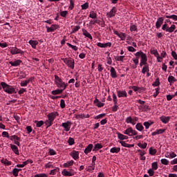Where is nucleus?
Listing matches in <instances>:
<instances>
[{
	"label": "nucleus",
	"instance_id": "f257e3e1",
	"mask_svg": "<svg viewBox=\"0 0 177 177\" xmlns=\"http://www.w3.org/2000/svg\"><path fill=\"white\" fill-rule=\"evenodd\" d=\"M165 24H164L162 26V30L163 31H166V32L172 33L175 30H176V26L172 24V22L169 19L165 20Z\"/></svg>",
	"mask_w": 177,
	"mask_h": 177
},
{
	"label": "nucleus",
	"instance_id": "f03ea898",
	"mask_svg": "<svg viewBox=\"0 0 177 177\" xmlns=\"http://www.w3.org/2000/svg\"><path fill=\"white\" fill-rule=\"evenodd\" d=\"M57 116H59V113L56 111L48 114V120H46V122H44L47 128H49V127H52V125L53 124V121H55V119Z\"/></svg>",
	"mask_w": 177,
	"mask_h": 177
},
{
	"label": "nucleus",
	"instance_id": "7ed1b4c3",
	"mask_svg": "<svg viewBox=\"0 0 177 177\" xmlns=\"http://www.w3.org/2000/svg\"><path fill=\"white\" fill-rule=\"evenodd\" d=\"M1 85L4 92H6V93H8L9 95H12L13 93H17V91L13 87V86H10L3 82H1Z\"/></svg>",
	"mask_w": 177,
	"mask_h": 177
},
{
	"label": "nucleus",
	"instance_id": "20e7f679",
	"mask_svg": "<svg viewBox=\"0 0 177 177\" xmlns=\"http://www.w3.org/2000/svg\"><path fill=\"white\" fill-rule=\"evenodd\" d=\"M55 80L54 82L55 85H57V88H63V89H66L67 86H68V84L63 82L62 78H60L57 75H55Z\"/></svg>",
	"mask_w": 177,
	"mask_h": 177
},
{
	"label": "nucleus",
	"instance_id": "39448f33",
	"mask_svg": "<svg viewBox=\"0 0 177 177\" xmlns=\"http://www.w3.org/2000/svg\"><path fill=\"white\" fill-rule=\"evenodd\" d=\"M135 56L136 57H141L140 62V66L142 67V66H145V64H147V55L143 51H138L135 53Z\"/></svg>",
	"mask_w": 177,
	"mask_h": 177
},
{
	"label": "nucleus",
	"instance_id": "423d86ee",
	"mask_svg": "<svg viewBox=\"0 0 177 177\" xmlns=\"http://www.w3.org/2000/svg\"><path fill=\"white\" fill-rule=\"evenodd\" d=\"M62 60H63L64 63H65V64H66L69 68H71L72 70L74 69V64H75V62L73 58H62Z\"/></svg>",
	"mask_w": 177,
	"mask_h": 177
},
{
	"label": "nucleus",
	"instance_id": "0eeeda50",
	"mask_svg": "<svg viewBox=\"0 0 177 177\" xmlns=\"http://www.w3.org/2000/svg\"><path fill=\"white\" fill-rule=\"evenodd\" d=\"M124 135H127L128 136H135L138 135V131L132 129V127H129L123 131Z\"/></svg>",
	"mask_w": 177,
	"mask_h": 177
},
{
	"label": "nucleus",
	"instance_id": "6e6552de",
	"mask_svg": "<svg viewBox=\"0 0 177 177\" xmlns=\"http://www.w3.org/2000/svg\"><path fill=\"white\" fill-rule=\"evenodd\" d=\"M11 55H23L24 51L21 50L20 48H17V47H12L10 50Z\"/></svg>",
	"mask_w": 177,
	"mask_h": 177
},
{
	"label": "nucleus",
	"instance_id": "1a4fd4ad",
	"mask_svg": "<svg viewBox=\"0 0 177 177\" xmlns=\"http://www.w3.org/2000/svg\"><path fill=\"white\" fill-rule=\"evenodd\" d=\"M71 125L72 123L70 121H66V122H63L62 124V127H64V131H65V132H68V131H70L71 129Z\"/></svg>",
	"mask_w": 177,
	"mask_h": 177
},
{
	"label": "nucleus",
	"instance_id": "9d476101",
	"mask_svg": "<svg viewBox=\"0 0 177 177\" xmlns=\"http://www.w3.org/2000/svg\"><path fill=\"white\" fill-rule=\"evenodd\" d=\"M138 118L137 117L132 118V117L129 116L126 119L127 124H131V125H136V122H138Z\"/></svg>",
	"mask_w": 177,
	"mask_h": 177
},
{
	"label": "nucleus",
	"instance_id": "9b49d317",
	"mask_svg": "<svg viewBox=\"0 0 177 177\" xmlns=\"http://www.w3.org/2000/svg\"><path fill=\"white\" fill-rule=\"evenodd\" d=\"M10 140L13 141L15 145H17V146L20 147V138H19L17 136H11L10 137Z\"/></svg>",
	"mask_w": 177,
	"mask_h": 177
},
{
	"label": "nucleus",
	"instance_id": "f8f14e48",
	"mask_svg": "<svg viewBox=\"0 0 177 177\" xmlns=\"http://www.w3.org/2000/svg\"><path fill=\"white\" fill-rule=\"evenodd\" d=\"M21 63V59H15L14 61L9 62V64H11L12 67H19Z\"/></svg>",
	"mask_w": 177,
	"mask_h": 177
},
{
	"label": "nucleus",
	"instance_id": "ddd939ff",
	"mask_svg": "<svg viewBox=\"0 0 177 177\" xmlns=\"http://www.w3.org/2000/svg\"><path fill=\"white\" fill-rule=\"evenodd\" d=\"M46 28L47 30V32H53V31H55V30H57V28H59V25L53 24L50 27L46 26Z\"/></svg>",
	"mask_w": 177,
	"mask_h": 177
},
{
	"label": "nucleus",
	"instance_id": "4468645a",
	"mask_svg": "<svg viewBox=\"0 0 177 177\" xmlns=\"http://www.w3.org/2000/svg\"><path fill=\"white\" fill-rule=\"evenodd\" d=\"M116 13H117V8L115 7H113L112 9L110 10V12L106 13V16L107 17H109V18L114 17Z\"/></svg>",
	"mask_w": 177,
	"mask_h": 177
},
{
	"label": "nucleus",
	"instance_id": "2eb2a0df",
	"mask_svg": "<svg viewBox=\"0 0 177 177\" xmlns=\"http://www.w3.org/2000/svg\"><path fill=\"white\" fill-rule=\"evenodd\" d=\"M160 120L162 122V124H168V122H169L171 120V117L162 115L160 117Z\"/></svg>",
	"mask_w": 177,
	"mask_h": 177
},
{
	"label": "nucleus",
	"instance_id": "dca6fc26",
	"mask_svg": "<svg viewBox=\"0 0 177 177\" xmlns=\"http://www.w3.org/2000/svg\"><path fill=\"white\" fill-rule=\"evenodd\" d=\"M10 147L11 150L15 153V154H17V156H19L20 154V153L19 152V148L17 147V146L13 144H10Z\"/></svg>",
	"mask_w": 177,
	"mask_h": 177
},
{
	"label": "nucleus",
	"instance_id": "f3484780",
	"mask_svg": "<svg viewBox=\"0 0 177 177\" xmlns=\"http://www.w3.org/2000/svg\"><path fill=\"white\" fill-rule=\"evenodd\" d=\"M29 162H30V164H32V160L28 159V160H27L26 161L23 162L22 164L17 165V167L18 168H24V167H26V165H27L28 164H29Z\"/></svg>",
	"mask_w": 177,
	"mask_h": 177
},
{
	"label": "nucleus",
	"instance_id": "a211bd4d",
	"mask_svg": "<svg viewBox=\"0 0 177 177\" xmlns=\"http://www.w3.org/2000/svg\"><path fill=\"white\" fill-rule=\"evenodd\" d=\"M117 95L118 97H127L128 96L126 91H118Z\"/></svg>",
	"mask_w": 177,
	"mask_h": 177
},
{
	"label": "nucleus",
	"instance_id": "6ab92c4d",
	"mask_svg": "<svg viewBox=\"0 0 177 177\" xmlns=\"http://www.w3.org/2000/svg\"><path fill=\"white\" fill-rule=\"evenodd\" d=\"M70 156L73 158V160H78L80 158V153L77 151H73Z\"/></svg>",
	"mask_w": 177,
	"mask_h": 177
},
{
	"label": "nucleus",
	"instance_id": "aec40b11",
	"mask_svg": "<svg viewBox=\"0 0 177 177\" xmlns=\"http://www.w3.org/2000/svg\"><path fill=\"white\" fill-rule=\"evenodd\" d=\"M164 23V18L162 17H159L157 19V21L156 23V28H160V27H161V26H162V24Z\"/></svg>",
	"mask_w": 177,
	"mask_h": 177
},
{
	"label": "nucleus",
	"instance_id": "412c9836",
	"mask_svg": "<svg viewBox=\"0 0 177 177\" xmlns=\"http://www.w3.org/2000/svg\"><path fill=\"white\" fill-rule=\"evenodd\" d=\"M82 31L84 37H86V38H88L89 39H93L92 35H91V33H89L88 31L86 30V29L83 28L82 29Z\"/></svg>",
	"mask_w": 177,
	"mask_h": 177
},
{
	"label": "nucleus",
	"instance_id": "4be33fe9",
	"mask_svg": "<svg viewBox=\"0 0 177 177\" xmlns=\"http://www.w3.org/2000/svg\"><path fill=\"white\" fill-rule=\"evenodd\" d=\"M28 44H30L32 49H37V45H38L39 42L37 40H30Z\"/></svg>",
	"mask_w": 177,
	"mask_h": 177
},
{
	"label": "nucleus",
	"instance_id": "5701e85b",
	"mask_svg": "<svg viewBox=\"0 0 177 177\" xmlns=\"http://www.w3.org/2000/svg\"><path fill=\"white\" fill-rule=\"evenodd\" d=\"M110 73L112 78H117V71L114 67L111 66Z\"/></svg>",
	"mask_w": 177,
	"mask_h": 177
},
{
	"label": "nucleus",
	"instance_id": "b1692460",
	"mask_svg": "<svg viewBox=\"0 0 177 177\" xmlns=\"http://www.w3.org/2000/svg\"><path fill=\"white\" fill-rule=\"evenodd\" d=\"M30 81H32V77H30L26 80L21 81L20 83V86H27L28 85V84H30Z\"/></svg>",
	"mask_w": 177,
	"mask_h": 177
},
{
	"label": "nucleus",
	"instance_id": "393cba45",
	"mask_svg": "<svg viewBox=\"0 0 177 177\" xmlns=\"http://www.w3.org/2000/svg\"><path fill=\"white\" fill-rule=\"evenodd\" d=\"M74 164V160H69L65 163L63 164V167L64 168H70V167H73Z\"/></svg>",
	"mask_w": 177,
	"mask_h": 177
},
{
	"label": "nucleus",
	"instance_id": "a878e982",
	"mask_svg": "<svg viewBox=\"0 0 177 177\" xmlns=\"http://www.w3.org/2000/svg\"><path fill=\"white\" fill-rule=\"evenodd\" d=\"M93 103L97 106V107H103L104 106V103L100 102L97 98L95 99Z\"/></svg>",
	"mask_w": 177,
	"mask_h": 177
},
{
	"label": "nucleus",
	"instance_id": "bb28decb",
	"mask_svg": "<svg viewBox=\"0 0 177 177\" xmlns=\"http://www.w3.org/2000/svg\"><path fill=\"white\" fill-rule=\"evenodd\" d=\"M92 149H93V145L89 144L87 147L84 149V153L88 154V153H91L92 151Z\"/></svg>",
	"mask_w": 177,
	"mask_h": 177
},
{
	"label": "nucleus",
	"instance_id": "cd10ccee",
	"mask_svg": "<svg viewBox=\"0 0 177 177\" xmlns=\"http://www.w3.org/2000/svg\"><path fill=\"white\" fill-rule=\"evenodd\" d=\"M142 74H146V73H150V68H149V64H145L142 69Z\"/></svg>",
	"mask_w": 177,
	"mask_h": 177
},
{
	"label": "nucleus",
	"instance_id": "c85d7f7f",
	"mask_svg": "<svg viewBox=\"0 0 177 177\" xmlns=\"http://www.w3.org/2000/svg\"><path fill=\"white\" fill-rule=\"evenodd\" d=\"M118 135V138L120 139V140L122 141V140H127V139H128V136H125L121 133H117Z\"/></svg>",
	"mask_w": 177,
	"mask_h": 177
},
{
	"label": "nucleus",
	"instance_id": "c756f323",
	"mask_svg": "<svg viewBox=\"0 0 177 177\" xmlns=\"http://www.w3.org/2000/svg\"><path fill=\"white\" fill-rule=\"evenodd\" d=\"M62 174L64 176H73V174L71 171H67L66 169H63Z\"/></svg>",
	"mask_w": 177,
	"mask_h": 177
},
{
	"label": "nucleus",
	"instance_id": "7c9ffc66",
	"mask_svg": "<svg viewBox=\"0 0 177 177\" xmlns=\"http://www.w3.org/2000/svg\"><path fill=\"white\" fill-rule=\"evenodd\" d=\"M100 149H103V145L100 143H97L94 145V148L93 149V151H97Z\"/></svg>",
	"mask_w": 177,
	"mask_h": 177
},
{
	"label": "nucleus",
	"instance_id": "2f4dec72",
	"mask_svg": "<svg viewBox=\"0 0 177 177\" xmlns=\"http://www.w3.org/2000/svg\"><path fill=\"white\" fill-rule=\"evenodd\" d=\"M119 151H121V148L117 147H114L110 149V153H115L116 154H118Z\"/></svg>",
	"mask_w": 177,
	"mask_h": 177
},
{
	"label": "nucleus",
	"instance_id": "473e14b6",
	"mask_svg": "<svg viewBox=\"0 0 177 177\" xmlns=\"http://www.w3.org/2000/svg\"><path fill=\"white\" fill-rule=\"evenodd\" d=\"M95 165H93V163H91V165L88 166L86 168V170L87 171V172H92L93 171H95Z\"/></svg>",
	"mask_w": 177,
	"mask_h": 177
},
{
	"label": "nucleus",
	"instance_id": "72a5a7b5",
	"mask_svg": "<svg viewBox=\"0 0 177 177\" xmlns=\"http://www.w3.org/2000/svg\"><path fill=\"white\" fill-rule=\"evenodd\" d=\"M136 129H137V131H139V132H142V131L145 129V127H143V125L142 124V123H138L136 125Z\"/></svg>",
	"mask_w": 177,
	"mask_h": 177
},
{
	"label": "nucleus",
	"instance_id": "f704fd0d",
	"mask_svg": "<svg viewBox=\"0 0 177 177\" xmlns=\"http://www.w3.org/2000/svg\"><path fill=\"white\" fill-rule=\"evenodd\" d=\"M63 91L64 89H57V90H53L51 91L52 95H60V93H63Z\"/></svg>",
	"mask_w": 177,
	"mask_h": 177
},
{
	"label": "nucleus",
	"instance_id": "c9c22d12",
	"mask_svg": "<svg viewBox=\"0 0 177 177\" xmlns=\"http://www.w3.org/2000/svg\"><path fill=\"white\" fill-rule=\"evenodd\" d=\"M1 162L2 164H4V165H7L8 167H9V165H12V162L8 160V159H2L1 160Z\"/></svg>",
	"mask_w": 177,
	"mask_h": 177
},
{
	"label": "nucleus",
	"instance_id": "e433bc0d",
	"mask_svg": "<svg viewBox=\"0 0 177 177\" xmlns=\"http://www.w3.org/2000/svg\"><path fill=\"white\" fill-rule=\"evenodd\" d=\"M168 82H169L170 85H171V84H174V82H176L175 77L169 75L168 77Z\"/></svg>",
	"mask_w": 177,
	"mask_h": 177
},
{
	"label": "nucleus",
	"instance_id": "4c0bfd02",
	"mask_svg": "<svg viewBox=\"0 0 177 177\" xmlns=\"http://www.w3.org/2000/svg\"><path fill=\"white\" fill-rule=\"evenodd\" d=\"M89 17H91V19H97V15L95 11L90 12Z\"/></svg>",
	"mask_w": 177,
	"mask_h": 177
},
{
	"label": "nucleus",
	"instance_id": "58836bf2",
	"mask_svg": "<svg viewBox=\"0 0 177 177\" xmlns=\"http://www.w3.org/2000/svg\"><path fill=\"white\" fill-rule=\"evenodd\" d=\"M166 19H171L174 21H177V15H166Z\"/></svg>",
	"mask_w": 177,
	"mask_h": 177
},
{
	"label": "nucleus",
	"instance_id": "ea45409f",
	"mask_svg": "<svg viewBox=\"0 0 177 177\" xmlns=\"http://www.w3.org/2000/svg\"><path fill=\"white\" fill-rule=\"evenodd\" d=\"M70 4L68 6V10H73L74 9V6H75V2L73 0H69Z\"/></svg>",
	"mask_w": 177,
	"mask_h": 177
},
{
	"label": "nucleus",
	"instance_id": "a19ab883",
	"mask_svg": "<svg viewBox=\"0 0 177 177\" xmlns=\"http://www.w3.org/2000/svg\"><path fill=\"white\" fill-rule=\"evenodd\" d=\"M20 171H21V169H13L12 174L14 175V176H19V172H20Z\"/></svg>",
	"mask_w": 177,
	"mask_h": 177
},
{
	"label": "nucleus",
	"instance_id": "79ce46f5",
	"mask_svg": "<svg viewBox=\"0 0 177 177\" xmlns=\"http://www.w3.org/2000/svg\"><path fill=\"white\" fill-rule=\"evenodd\" d=\"M35 124H36V127L37 128H41V126L44 125V121H42V120H40V121L35 120Z\"/></svg>",
	"mask_w": 177,
	"mask_h": 177
},
{
	"label": "nucleus",
	"instance_id": "37998d69",
	"mask_svg": "<svg viewBox=\"0 0 177 177\" xmlns=\"http://www.w3.org/2000/svg\"><path fill=\"white\" fill-rule=\"evenodd\" d=\"M118 37L120 38L121 41H125V38H127V35L124 32L119 33Z\"/></svg>",
	"mask_w": 177,
	"mask_h": 177
},
{
	"label": "nucleus",
	"instance_id": "c03bdc74",
	"mask_svg": "<svg viewBox=\"0 0 177 177\" xmlns=\"http://www.w3.org/2000/svg\"><path fill=\"white\" fill-rule=\"evenodd\" d=\"M124 57H125V56H124V55L116 56V57H115V59L116 60V62H124Z\"/></svg>",
	"mask_w": 177,
	"mask_h": 177
},
{
	"label": "nucleus",
	"instance_id": "a18cd8bd",
	"mask_svg": "<svg viewBox=\"0 0 177 177\" xmlns=\"http://www.w3.org/2000/svg\"><path fill=\"white\" fill-rule=\"evenodd\" d=\"M82 10H86V9H88V8H89V3L86 2L84 3V4H82L81 6Z\"/></svg>",
	"mask_w": 177,
	"mask_h": 177
},
{
	"label": "nucleus",
	"instance_id": "49530a36",
	"mask_svg": "<svg viewBox=\"0 0 177 177\" xmlns=\"http://www.w3.org/2000/svg\"><path fill=\"white\" fill-rule=\"evenodd\" d=\"M156 153H157V149H153V147L149 148V154H151V156H155Z\"/></svg>",
	"mask_w": 177,
	"mask_h": 177
},
{
	"label": "nucleus",
	"instance_id": "de8ad7c7",
	"mask_svg": "<svg viewBox=\"0 0 177 177\" xmlns=\"http://www.w3.org/2000/svg\"><path fill=\"white\" fill-rule=\"evenodd\" d=\"M138 147H140V149H146V147H147V143L144 142L143 144H142L141 142H139L138 144Z\"/></svg>",
	"mask_w": 177,
	"mask_h": 177
},
{
	"label": "nucleus",
	"instance_id": "09e8293b",
	"mask_svg": "<svg viewBox=\"0 0 177 177\" xmlns=\"http://www.w3.org/2000/svg\"><path fill=\"white\" fill-rule=\"evenodd\" d=\"M130 31L132 32L133 31H138V26L135 24H131L130 26Z\"/></svg>",
	"mask_w": 177,
	"mask_h": 177
},
{
	"label": "nucleus",
	"instance_id": "8fccbe9b",
	"mask_svg": "<svg viewBox=\"0 0 177 177\" xmlns=\"http://www.w3.org/2000/svg\"><path fill=\"white\" fill-rule=\"evenodd\" d=\"M160 162L161 164H163V165H168L169 164V160H168V159H161L160 160Z\"/></svg>",
	"mask_w": 177,
	"mask_h": 177
},
{
	"label": "nucleus",
	"instance_id": "3c124183",
	"mask_svg": "<svg viewBox=\"0 0 177 177\" xmlns=\"http://www.w3.org/2000/svg\"><path fill=\"white\" fill-rule=\"evenodd\" d=\"M151 168L152 169H154V171L158 169V165L157 164V162H152Z\"/></svg>",
	"mask_w": 177,
	"mask_h": 177
},
{
	"label": "nucleus",
	"instance_id": "603ef678",
	"mask_svg": "<svg viewBox=\"0 0 177 177\" xmlns=\"http://www.w3.org/2000/svg\"><path fill=\"white\" fill-rule=\"evenodd\" d=\"M151 125H153V122H151V123L149 122H144V127H145V129H149Z\"/></svg>",
	"mask_w": 177,
	"mask_h": 177
},
{
	"label": "nucleus",
	"instance_id": "864d4df0",
	"mask_svg": "<svg viewBox=\"0 0 177 177\" xmlns=\"http://www.w3.org/2000/svg\"><path fill=\"white\" fill-rule=\"evenodd\" d=\"M66 45H68L69 48H71L73 50H78V47H77V46L72 45L70 43H67Z\"/></svg>",
	"mask_w": 177,
	"mask_h": 177
},
{
	"label": "nucleus",
	"instance_id": "5fc2aeb1",
	"mask_svg": "<svg viewBox=\"0 0 177 177\" xmlns=\"http://www.w3.org/2000/svg\"><path fill=\"white\" fill-rule=\"evenodd\" d=\"M112 97L114 104H118V99H117V95L115 93H113Z\"/></svg>",
	"mask_w": 177,
	"mask_h": 177
},
{
	"label": "nucleus",
	"instance_id": "6e6d98bb",
	"mask_svg": "<svg viewBox=\"0 0 177 177\" xmlns=\"http://www.w3.org/2000/svg\"><path fill=\"white\" fill-rule=\"evenodd\" d=\"M150 52H151V55H154V56H156H156H158V55H159L158 51H157L156 49L151 48Z\"/></svg>",
	"mask_w": 177,
	"mask_h": 177
},
{
	"label": "nucleus",
	"instance_id": "4d7b16f0",
	"mask_svg": "<svg viewBox=\"0 0 177 177\" xmlns=\"http://www.w3.org/2000/svg\"><path fill=\"white\" fill-rule=\"evenodd\" d=\"M67 15H68V11L67 10L62 11L60 12V16H62V17H66Z\"/></svg>",
	"mask_w": 177,
	"mask_h": 177
},
{
	"label": "nucleus",
	"instance_id": "13d9d810",
	"mask_svg": "<svg viewBox=\"0 0 177 177\" xmlns=\"http://www.w3.org/2000/svg\"><path fill=\"white\" fill-rule=\"evenodd\" d=\"M106 115V113H101L100 115H97V116L94 117L95 120H99L100 118H103V117H104Z\"/></svg>",
	"mask_w": 177,
	"mask_h": 177
},
{
	"label": "nucleus",
	"instance_id": "bf43d9fd",
	"mask_svg": "<svg viewBox=\"0 0 177 177\" xmlns=\"http://www.w3.org/2000/svg\"><path fill=\"white\" fill-rule=\"evenodd\" d=\"M81 28L80 27V26H75L71 32V34H74L75 32H77V31H78V30H80Z\"/></svg>",
	"mask_w": 177,
	"mask_h": 177
},
{
	"label": "nucleus",
	"instance_id": "052dcab7",
	"mask_svg": "<svg viewBox=\"0 0 177 177\" xmlns=\"http://www.w3.org/2000/svg\"><path fill=\"white\" fill-rule=\"evenodd\" d=\"M68 143L70 146H73V145H74L75 142H74V138H69L68 140Z\"/></svg>",
	"mask_w": 177,
	"mask_h": 177
},
{
	"label": "nucleus",
	"instance_id": "680f3d73",
	"mask_svg": "<svg viewBox=\"0 0 177 177\" xmlns=\"http://www.w3.org/2000/svg\"><path fill=\"white\" fill-rule=\"evenodd\" d=\"M60 107L61 109H64V107H66V102L64 101V100H60Z\"/></svg>",
	"mask_w": 177,
	"mask_h": 177
},
{
	"label": "nucleus",
	"instance_id": "e2e57ef3",
	"mask_svg": "<svg viewBox=\"0 0 177 177\" xmlns=\"http://www.w3.org/2000/svg\"><path fill=\"white\" fill-rule=\"evenodd\" d=\"M2 136H3V138H8L10 139V136H9V133H8L7 131H3Z\"/></svg>",
	"mask_w": 177,
	"mask_h": 177
},
{
	"label": "nucleus",
	"instance_id": "0e129e2a",
	"mask_svg": "<svg viewBox=\"0 0 177 177\" xmlns=\"http://www.w3.org/2000/svg\"><path fill=\"white\" fill-rule=\"evenodd\" d=\"M35 177H48V174L43 173V174H37L35 175Z\"/></svg>",
	"mask_w": 177,
	"mask_h": 177
},
{
	"label": "nucleus",
	"instance_id": "69168bd1",
	"mask_svg": "<svg viewBox=\"0 0 177 177\" xmlns=\"http://www.w3.org/2000/svg\"><path fill=\"white\" fill-rule=\"evenodd\" d=\"M106 63L107 64H109V65H111L113 63V60L111 59V57L109 56L106 57Z\"/></svg>",
	"mask_w": 177,
	"mask_h": 177
},
{
	"label": "nucleus",
	"instance_id": "338daca9",
	"mask_svg": "<svg viewBox=\"0 0 177 177\" xmlns=\"http://www.w3.org/2000/svg\"><path fill=\"white\" fill-rule=\"evenodd\" d=\"M50 156H56V151L54 149H49Z\"/></svg>",
	"mask_w": 177,
	"mask_h": 177
},
{
	"label": "nucleus",
	"instance_id": "774afa93",
	"mask_svg": "<svg viewBox=\"0 0 177 177\" xmlns=\"http://www.w3.org/2000/svg\"><path fill=\"white\" fill-rule=\"evenodd\" d=\"M171 56H172V57H174V59L175 60H177V54H176V52L172 51V52H171Z\"/></svg>",
	"mask_w": 177,
	"mask_h": 177
}]
</instances>
